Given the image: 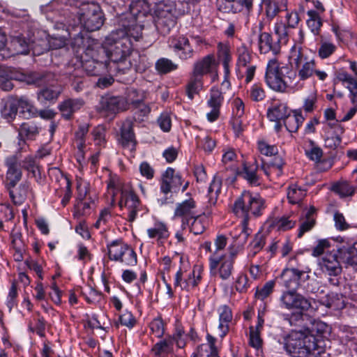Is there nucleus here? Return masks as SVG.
<instances>
[{
	"label": "nucleus",
	"instance_id": "obj_1",
	"mask_svg": "<svg viewBox=\"0 0 357 357\" xmlns=\"http://www.w3.org/2000/svg\"><path fill=\"white\" fill-rule=\"evenodd\" d=\"M131 40L123 30L111 32L105 39L102 47L110 60L113 73H122L132 68V63L128 61L132 52Z\"/></svg>",
	"mask_w": 357,
	"mask_h": 357
},
{
	"label": "nucleus",
	"instance_id": "obj_2",
	"mask_svg": "<svg viewBox=\"0 0 357 357\" xmlns=\"http://www.w3.org/2000/svg\"><path fill=\"white\" fill-rule=\"evenodd\" d=\"M264 208V200L257 193L243 191L234 202L232 206L233 213L243 219L242 226L232 233L233 237L239 240L238 243L244 244L249 236L246 224L252 216H259Z\"/></svg>",
	"mask_w": 357,
	"mask_h": 357
},
{
	"label": "nucleus",
	"instance_id": "obj_3",
	"mask_svg": "<svg viewBox=\"0 0 357 357\" xmlns=\"http://www.w3.org/2000/svg\"><path fill=\"white\" fill-rule=\"evenodd\" d=\"M287 354L293 357H307L315 355L316 340L304 330L292 331L283 337L282 342Z\"/></svg>",
	"mask_w": 357,
	"mask_h": 357
},
{
	"label": "nucleus",
	"instance_id": "obj_4",
	"mask_svg": "<svg viewBox=\"0 0 357 357\" xmlns=\"http://www.w3.org/2000/svg\"><path fill=\"white\" fill-rule=\"evenodd\" d=\"M296 73L282 63H280L275 58L268 61L266 73L265 81L269 88L275 91L284 92L287 87L291 86L293 77Z\"/></svg>",
	"mask_w": 357,
	"mask_h": 357
},
{
	"label": "nucleus",
	"instance_id": "obj_5",
	"mask_svg": "<svg viewBox=\"0 0 357 357\" xmlns=\"http://www.w3.org/2000/svg\"><path fill=\"white\" fill-rule=\"evenodd\" d=\"M108 193L112 197V202H114L116 190H121V199L119 206L121 208H126L128 211L127 220L130 222H134L137 216V213L141 210V204L137 196L129 186L121 187L116 183L114 180H110L108 183Z\"/></svg>",
	"mask_w": 357,
	"mask_h": 357
},
{
	"label": "nucleus",
	"instance_id": "obj_6",
	"mask_svg": "<svg viewBox=\"0 0 357 357\" xmlns=\"http://www.w3.org/2000/svg\"><path fill=\"white\" fill-rule=\"evenodd\" d=\"M275 33L278 36V41L273 43L270 33L264 32L259 37V49L261 54L272 51L277 54L280 51V44H286L287 42V31L282 22H277L274 26Z\"/></svg>",
	"mask_w": 357,
	"mask_h": 357
},
{
	"label": "nucleus",
	"instance_id": "obj_7",
	"mask_svg": "<svg viewBox=\"0 0 357 357\" xmlns=\"http://www.w3.org/2000/svg\"><path fill=\"white\" fill-rule=\"evenodd\" d=\"M79 20L82 26L88 31L99 29L103 24L99 6L93 3H83L80 8Z\"/></svg>",
	"mask_w": 357,
	"mask_h": 357
},
{
	"label": "nucleus",
	"instance_id": "obj_8",
	"mask_svg": "<svg viewBox=\"0 0 357 357\" xmlns=\"http://www.w3.org/2000/svg\"><path fill=\"white\" fill-rule=\"evenodd\" d=\"M175 8L173 4L160 2L156 5L154 13L155 27L162 34L168 33L176 24Z\"/></svg>",
	"mask_w": 357,
	"mask_h": 357
},
{
	"label": "nucleus",
	"instance_id": "obj_9",
	"mask_svg": "<svg viewBox=\"0 0 357 357\" xmlns=\"http://www.w3.org/2000/svg\"><path fill=\"white\" fill-rule=\"evenodd\" d=\"M109 258L126 266L137 264V255L133 249L121 240H116L107 245Z\"/></svg>",
	"mask_w": 357,
	"mask_h": 357
},
{
	"label": "nucleus",
	"instance_id": "obj_10",
	"mask_svg": "<svg viewBox=\"0 0 357 357\" xmlns=\"http://www.w3.org/2000/svg\"><path fill=\"white\" fill-rule=\"evenodd\" d=\"M280 301L281 307L289 310H296L300 312H306L316 310V307L313 306L315 301L306 298L294 290L284 291L280 298Z\"/></svg>",
	"mask_w": 357,
	"mask_h": 357
},
{
	"label": "nucleus",
	"instance_id": "obj_11",
	"mask_svg": "<svg viewBox=\"0 0 357 357\" xmlns=\"http://www.w3.org/2000/svg\"><path fill=\"white\" fill-rule=\"evenodd\" d=\"M290 58L294 62L300 80H306L314 75V60L306 56L300 47L295 45L291 47Z\"/></svg>",
	"mask_w": 357,
	"mask_h": 357
},
{
	"label": "nucleus",
	"instance_id": "obj_12",
	"mask_svg": "<svg viewBox=\"0 0 357 357\" xmlns=\"http://www.w3.org/2000/svg\"><path fill=\"white\" fill-rule=\"evenodd\" d=\"M202 279V268L195 266L191 271H183L180 268L174 278V287H179L182 289L190 291L200 282Z\"/></svg>",
	"mask_w": 357,
	"mask_h": 357
},
{
	"label": "nucleus",
	"instance_id": "obj_13",
	"mask_svg": "<svg viewBox=\"0 0 357 357\" xmlns=\"http://www.w3.org/2000/svg\"><path fill=\"white\" fill-rule=\"evenodd\" d=\"M219 62L215 59L214 54H208L197 60L193 66V75L202 78L203 75L209 74L212 81L218 78V68Z\"/></svg>",
	"mask_w": 357,
	"mask_h": 357
},
{
	"label": "nucleus",
	"instance_id": "obj_14",
	"mask_svg": "<svg viewBox=\"0 0 357 357\" xmlns=\"http://www.w3.org/2000/svg\"><path fill=\"white\" fill-rule=\"evenodd\" d=\"M210 273L222 280H229L234 271V263L217 255L208 258Z\"/></svg>",
	"mask_w": 357,
	"mask_h": 357
},
{
	"label": "nucleus",
	"instance_id": "obj_15",
	"mask_svg": "<svg viewBox=\"0 0 357 357\" xmlns=\"http://www.w3.org/2000/svg\"><path fill=\"white\" fill-rule=\"evenodd\" d=\"M169 49L181 60L192 58L194 50L189 39L184 36H172L168 41Z\"/></svg>",
	"mask_w": 357,
	"mask_h": 357
},
{
	"label": "nucleus",
	"instance_id": "obj_16",
	"mask_svg": "<svg viewBox=\"0 0 357 357\" xmlns=\"http://www.w3.org/2000/svg\"><path fill=\"white\" fill-rule=\"evenodd\" d=\"M197 206L192 198H188L176 204L174 217L181 219V228L185 229L190 223V218L197 214Z\"/></svg>",
	"mask_w": 357,
	"mask_h": 357
},
{
	"label": "nucleus",
	"instance_id": "obj_17",
	"mask_svg": "<svg viewBox=\"0 0 357 357\" xmlns=\"http://www.w3.org/2000/svg\"><path fill=\"white\" fill-rule=\"evenodd\" d=\"M337 251L327 252L318 261V265L323 273L328 275H337L342 271L341 260Z\"/></svg>",
	"mask_w": 357,
	"mask_h": 357
},
{
	"label": "nucleus",
	"instance_id": "obj_18",
	"mask_svg": "<svg viewBox=\"0 0 357 357\" xmlns=\"http://www.w3.org/2000/svg\"><path fill=\"white\" fill-rule=\"evenodd\" d=\"M5 165L7 168L6 174V188H13L22 176V172L20 167V164L18 162L17 158L12 155L6 158Z\"/></svg>",
	"mask_w": 357,
	"mask_h": 357
},
{
	"label": "nucleus",
	"instance_id": "obj_19",
	"mask_svg": "<svg viewBox=\"0 0 357 357\" xmlns=\"http://www.w3.org/2000/svg\"><path fill=\"white\" fill-rule=\"evenodd\" d=\"M181 184V176L178 174H175L174 169L168 167L162 176L160 191L167 195L172 190L179 188Z\"/></svg>",
	"mask_w": 357,
	"mask_h": 357
},
{
	"label": "nucleus",
	"instance_id": "obj_20",
	"mask_svg": "<svg viewBox=\"0 0 357 357\" xmlns=\"http://www.w3.org/2000/svg\"><path fill=\"white\" fill-rule=\"evenodd\" d=\"M66 45L65 36H52L47 40H38V44L33 47V54L40 55L50 49H59Z\"/></svg>",
	"mask_w": 357,
	"mask_h": 357
},
{
	"label": "nucleus",
	"instance_id": "obj_21",
	"mask_svg": "<svg viewBox=\"0 0 357 357\" xmlns=\"http://www.w3.org/2000/svg\"><path fill=\"white\" fill-rule=\"evenodd\" d=\"M252 0H218V9L223 13H236L252 7Z\"/></svg>",
	"mask_w": 357,
	"mask_h": 357
},
{
	"label": "nucleus",
	"instance_id": "obj_22",
	"mask_svg": "<svg viewBox=\"0 0 357 357\" xmlns=\"http://www.w3.org/2000/svg\"><path fill=\"white\" fill-rule=\"evenodd\" d=\"M222 101L223 96L222 93L217 89H211L210 98L207 101L208 106L211 108V112L206 114L209 121H215L218 118Z\"/></svg>",
	"mask_w": 357,
	"mask_h": 357
},
{
	"label": "nucleus",
	"instance_id": "obj_23",
	"mask_svg": "<svg viewBox=\"0 0 357 357\" xmlns=\"http://www.w3.org/2000/svg\"><path fill=\"white\" fill-rule=\"evenodd\" d=\"M284 164L283 159L280 156H277L271 162H263L261 169L270 181H274L282 174Z\"/></svg>",
	"mask_w": 357,
	"mask_h": 357
},
{
	"label": "nucleus",
	"instance_id": "obj_24",
	"mask_svg": "<svg viewBox=\"0 0 357 357\" xmlns=\"http://www.w3.org/2000/svg\"><path fill=\"white\" fill-rule=\"evenodd\" d=\"M149 238L155 240L158 243L168 238L169 231L167 225L161 221H155L153 226L146 230Z\"/></svg>",
	"mask_w": 357,
	"mask_h": 357
},
{
	"label": "nucleus",
	"instance_id": "obj_25",
	"mask_svg": "<svg viewBox=\"0 0 357 357\" xmlns=\"http://www.w3.org/2000/svg\"><path fill=\"white\" fill-rule=\"evenodd\" d=\"M175 337H167L153 345L150 351V357H165L173 352Z\"/></svg>",
	"mask_w": 357,
	"mask_h": 357
},
{
	"label": "nucleus",
	"instance_id": "obj_26",
	"mask_svg": "<svg viewBox=\"0 0 357 357\" xmlns=\"http://www.w3.org/2000/svg\"><path fill=\"white\" fill-rule=\"evenodd\" d=\"M341 261L347 266L357 265V243L351 245H342L337 249Z\"/></svg>",
	"mask_w": 357,
	"mask_h": 357
},
{
	"label": "nucleus",
	"instance_id": "obj_27",
	"mask_svg": "<svg viewBox=\"0 0 357 357\" xmlns=\"http://www.w3.org/2000/svg\"><path fill=\"white\" fill-rule=\"evenodd\" d=\"M328 326L321 321H314L310 327L304 328V331L309 336H312L316 340L317 354L322 351L320 345V337L327 331Z\"/></svg>",
	"mask_w": 357,
	"mask_h": 357
},
{
	"label": "nucleus",
	"instance_id": "obj_28",
	"mask_svg": "<svg viewBox=\"0 0 357 357\" xmlns=\"http://www.w3.org/2000/svg\"><path fill=\"white\" fill-rule=\"evenodd\" d=\"M304 274L303 271L295 268H285L280 275L282 284L287 288H295L299 284L301 277Z\"/></svg>",
	"mask_w": 357,
	"mask_h": 357
},
{
	"label": "nucleus",
	"instance_id": "obj_29",
	"mask_svg": "<svg viewBox=\"0 0 357 357\" xmlns=\"http://www.w3.org/2000/svg\"><path fill=\"white\" fill-rule=\"evenodd\" d=\"M9 77L13 80L24 82L27 84L40 86L42 84L43 77L36 73L24 74L17 70H9Z\"/></svg>",
	"mask_w": 357,
	"mask_h": 357
},
{
	"label": "nucleus",
	"instance_id": "obj_30",
	"mask_svg": "<svg viewBox=\"0 0 357 357\" xmlns=\"http://www.w3.org/2000/svg\"><path fill=\"white\" fill-rule=\"evenodd\" d=\"M83 68L87 74L90 75H99L102 73H104L105 70L110 74H113V70L110 63H103L92 59L86 61L83 65Z\"/></svg>",
	"mask_w": 357,
	"mask_h": 357
},
{
	"label": "nucleus",
	"instance_id": "obj_31",
	"mask_svg": "<svg viewBox=\"0 0 357 357\" xmlns=\"http://www.w3.org/2000/svg\"><path fill=\"white\" fill-rule=\"evenodd\" d=\"M218 335L223 338L229 331V324L231 321L232 314L230 308L226 305L221 306L219 310Z\"/></svg>",
	"mask_w": 357,
	"mask_h": 357
},
{
	"label": "nucleus",
	"instance_id": "obj_32",
	"mask_svg": "<svg viewBox=\"0 0 357 357\" xmlns=\"http://www.w3.org/2000/svg\"><path fill=\"white\" fill-rule=\"evenodd\" d=\"M38 44V40L30 43L25 38L20 36L14 37L10 43L11 48L17 54H28L33 47Z\"/></svg>",
	"mask_w": 357,
	"mask_h": 357
},
{
	"label": "nucleus",
	"instance_id": "obj_33",
	"mask_svg": "<svg viewBox=\"0 0 357 357\" xmlns=\"http://www.w3.org/2000/svg\"><path fill=\"white\" fill-rule=\"evenodd\" d=\"M84 105L82 99H68L59 105V109L62 116L68 119L73 114L79 110Z\"/></svg>",
	"mask_w": 357,
	"mask_h": 357
},
{
	"label": "nucleus",
	"instance_id": "obj_34",
	"mask_svg": "<svg viewBox=\"0 0 357 357\" xmlns=\"http://www.w3.org/2000/svg\"><path fill=\"white\" fill-rule=\"evenodd\" d=\"M119 142L123 146H132L135 144V135L132 132V122L126 121L123 123L121 128V138Z\"/></svg>",
	"mask_w": 357,
	"mask_h": 357
},
{
	"label": "nucleus",
	"instance_id": "obj_35",
	"mask_svg": "<svg viewBox=\"0 0 357 357\" xmlns=\"http://www.w3.org/2000/svg\"><path fill=\"white\" fill-rule=\"evenodd\" d=\"M30 185L28 182L22 183L17 188H8L10 198L15 204H22L27 197Z\"/></svg>",
	"mask_w": 357,
	"mask_h": 357
},
{
	"label": "nucleus",
	"instance_id": "obj_36",
	"mask_svg": "<svg viewBox=\"0 0 357 357\" xmlns=\"http://www.w3.org/2000/svg\"><path fill=\"white\" fill-rule=\"evenodd\" d=\"M289 113L287 105L284 103H275L268 108L267 116L271 121H283Z\"/></svg>",
	"mask_w": 357,
	"mask_h": 357
},
{
	"label": "nucleus",
	"instance_id": "obj_37",
	"mask_svg": "<svg viewBox=\"0 0 357 357\" xmlns=\"http://www.w3.org/2000/svg\"><path fill=\"white\" fill-rule=\"evenodd\" d=\"M102 109L112 114L117 113L125 109V102L119 97H110L102 100Z\"/></svg>",
	"mask_w": 357,
	"mask_h": 357
},
{
	"label": "nucleus",
	"instance_id": "obj_38",
	"mask_svg": "<svg viewBox=\"0 0 357 357\" xmlns=\"http://www.w3.org/2000/svg\"><path fill=\"white\" fill-rule=\"evenodd\" d=\"M315 208L311 207L304 213V217L301 218V224L299 227L298 236L301 238L305 232L310 231L315 225L314 217Z\"/></svg>",
	"mask_w": 357,
	"mask_h": 357
},
{
	"label": "nucleus",
	"instance_id": "obj_39",
	"mask_svg": "<svg viewBox=\"0 0 357 357\" xmlns=\"http://www.w3.org/2000/svg\"><path fill=\"white\" fill-rule=\"evenodd\" d=\"M206 218L198 213L190 218V223L187 225L190 231L195 235L202 234L206 227Z\"/></svg>",
	"mask_w": 357,
	"mask_h": 357
},
{
	"label": "nucleus",
	"instance_id": "obj_40",
	"mask_svg": "<svg viewBox=\"0 0 357 357\" xmlns=\"http://www.w3.org/2000/svg\"><path fill=\"white\" fill-rule=\"evenodd\" d=\"M222 179V176L218 173L214 176L210 183L208 189V196L209 202L212 204H215L217 202L218 197L221 190Z\"/></svg>",
	"mask_w": 357,
	"mask_h": 357
},
{
	"label": "nucleus",
	"instance_id": "obj_41",
	"mask_svg": "<svg viewBox=\"0 0 357 357\" xmlns=\"http://www.w3.org/2000/svg\"><path fill=\"white\" fill-rule=\"evenodd\" d=\"M304 117L298 112H294L293 114H287V117L283 120V123L287 130L290 132H296L299 126L303 123Z\"/></svg>",
	"mask_w": 357,
	"mask_h": 357
},
{
	"label": "nucleus",
	"instance_id": "obj_42",
	"mask_svg": "<svg viewBox=\"0 0 357 357\" xmlns=\"http://www.w3.org/2000/svg\"><path fill=\"white\" fill-rule=\"evenodd\" d=\"M296 223V220L292 215H282L276 218L272 222V226L278 231H287L293 228Z\"/></svg>",
	"mask_w": 357,
	"mask_h": 357
},
{
	"label": "nucleus",
	"instance_id": "obj_43",
	"mask_svg": "<svg viewBox=\"0 0 357 357\" xmlns=\"http://www.w3.org/2000/svg\"><path fill=\"white\" fill-rule=\"evenodd\" d=\"M320 303L328 308L335 310L341 309L344 307V302L339 298L337 294L331 292L326 296V298L320 300Z\"/></svg>",
	"mask_w": 357,
	"mask_h": 357
},
{
	"label": "nucleus",
	"instance_id": "obj_44",
	"mask_svg": "<svg viewBox=\"0 0 357 357\" xmlns=\"http://www.w3.org/2000/svg\"><path fill=\"white\" fill-rule=\"evenodd\" d=\"M307 15L309 17L307 20V26L314 35H318L320 27L322 25L319 13L316 10H310L307 12Z\"/></svg>",
	"mask_w": 357,
	"mask_h": 357
},
{
	"label": "nucleus",
	"instance_id": "obj_45",
	"mask_svg": "<svg viewBox=\"0 0 357 357\" xmlns=\"http://www.w3.org/2000/svg\"><path fill=\"white\" fill-rule=\"evenodd\" d=\"M261 6L268 20H273L280 11L278 3L275 0H261Z\"/></svg>",
	"mask_w": 357,
	"mask_h": 357
},
{
	"label": "nucleus",
	"instance_id": "obj_46",
	"mask_svg": "<svg viewBox=\"0 0 357 357\" xmlns=\"http://www.w3.org/2000/svg\"><path fill=\"white\" fill-rule=\"evenodd\" d=\"M15 101L17 103V109L19 108L20 109V112L23 114L24 118L29 119L34 116L36 109L26 98L22 97Z\"/></svg>",
	"mask_w": 357,
	"mask_h": 357
},
{
	"label": "nucleus",
	"instance_id": "obj_47",
	"mask_svg": "<svg viewBox=\"0 0 357 357\" xmlns=\"http://www.w3.org/2000/svg\"><path fill=\"white\" fill-rule=\"evenodd\" d=\"M62 89L60 86H51L41 90L38 97L40 100H52L56 99L61 93Z\"/></svg>",
	"mask_w": 357,
	"mask_h": 357
},
{
	"label": "nucleus",
	"instance_id": "obj_48",
	"mask_svg": "<svg viewBox=\"0 0 357 357\" xmlns=\"http://www.w3.org/2000/svg\"><path fill=\"white\" fill-rule=\"evenodd\" d=\"M202 88V78L192 73L190 81L187 86V95L190 100H192L195 95Z\"/></svg>",
	"mask_w": 357,
	"mask_h": 357
},
{
	"label": "nucleus",
	"instance_id": "obj_49",
	"mask_svg": "<svg viewBox=\"0 0 357 357\" xmlns=\"http://www.w3.org/2000/svg\"><path fill=\"white\" fill-rule=\"evenodd\" d=\"M38 134V127L31 123H23L19 129V135L22 139H33Z\"/></svg>",
	"mask_w": 357,
	"mask_h": 357
},
{
	"label": "nucleus",
	"instance_id": "obj_50",
	"mask_svg": "<svg viewBox=\"0 0 357 357\" xmlns=\"http://www.w3.org/2000/svg\"><path fill=\"white\" fill-rule=\"evenodd\" d=\"M130 13L137 18V16H145L149 12V6L145 0H138L130 5Z\"/></svg>",
	"mask_w": 357,
	"mask_h": 357
},
{
	"label": "nucleus",
	"instance_id": "obj_51",
	"mask_svg": "<svg viewBox=\"0 0 357 357\" xmlns=\"http://www.w3.org/2000/svg\"><path fill=\"white\" fill-rule=\"evenodd\" d=\"M237 66L240 68L247 67L248 64L250 63L252 56L248 47L242 45L237 49Z\"/></svg>",
	"mask_w": 357,
	"mask_h": 357
},
{
	"label": "nucleus",
	"instance_id": "obj_52",
	"mask_svg": "<svg viewBox=\"0 0 357 357\" xmlns=\"http://www.w3.org/2000/svg\"><path fill=\"white\" fill-rule=\"evenodd\" d=\"M130 57V61L132 63V67H134L137 72L142 73L149 67L146 56L140 55L138 52H131Z\"/></svg>",
	"mask_w": 357,
	"mask_h": 357
},
{
	"label": "nucleus",
	"instance_id": "obj_53",
	"mask_svg": "<svg viewBox=\"0 0 357 357\" xmlns=\"http://www.w3.org/2000/svg\"><path fill=\"white\" fill-rule=\"evenodd\" d=\"M305 196V191L296 185L289 186L287 191V198L290 203L298 204Z\"/></svg>",
	"mask_w": 357,
	"mask_h": 357
},
{
	"label": "nucleus",
	"instance_id": "obj_54",
	"mask_svg": "<svg viewBox=\"0 0 357 357\" xmlns=\"http://www.w3.org/2000/svg\"><path fill=\"white\" fill-rule=\"evenodd\" d=\"M331 247V240L327 238L319 239L317 241L316 245L312 249V255L313 257L324 256L326 252H330L329 250Z\"/></svg>",
	"mask_w": 357,
	"mask_h": 357
},
{
	"label": "nucleus",
	"instance_id": "obj_55",
	"mask_svg": "<svg viewBox=\"0 0 357 357\" xmlns=\"http://www.w3.org/2000/svg\"><path fill=\"white\" fill-rule=\"evenodd\" d=\"M257 167L256 165L247 166L243 168V177L252 185H259V177L257 175Z\"/></svg>",
	"mask_w": 357,
	"mask_h": 357
},
{
	"label": "nucleus",
	"instance_id": "obj_56",
	"mask_svg": "<svg viewBox=\"0 0 357 357\" xmlns=\"http://www.w3.org/2000/svg\"><path fill=\"white\" fill-rule=\"evenodd\" d=\"M155 68L160 73L166 74L176 70L177 65L168 59L161 58L156 61Z\"/></svg>",
	"mask_w": 357,
	"mask_h": 357
},
{
	"label": "nucleus",
	"instance_id": "obj_57",
	"mask_svg": "<svg viewBox=\"0 0 357 357\" xmlns=\"http://www.w3.org/2000/svg\"><path fill=\"white\" fill-rule=\"evenodd\" d=\"M333 190L341 197L351 196L354 192V188L348 182L342 181L333 186Z\"/></svg>",
	"mask_w": 357,
	"mask_h": 357
},
{
	"label": "nucleus",
	"instance_id": "obj_58",
	"mask_svg": "<svg viewBox=\"0 0 357 357\" xmlns=\"http://www.w3.org/2000/svg\"><path fill=\"white\" fill-rule=\"evenodd\" d=\"M93 205H94V202L91 197H89L88 199L77 201L75 215L79 216L89 214Z\"/></svg>",
	"mask_w": 357,
	"mask_h": 357
},
{
	"label": "nucleus",
	"instance_id": "obj_59",
	"mask_svg": "<svg viewBox=\"0 0 357 357\" xmlns=\"http://www.w3.org/2000/svg\"><path fill=\"white\" fill-rule=\"evenodd\" d=\"M218 58L219 61L223 63H230L231 56L230 54L229 47L227 44L219 43L218 44Z\"/></svg>",
	"mask_w": 357,
	"mask_h": 357
},
{
	"label": "nucleus",
	"instance_id": "obj_60",
	"mask_svg": "<svg viewBox=\"0 0 357 357\" xmlns=\"http://www.w3.org/2000/svg\"><path fill=\"white\" fill-rule=\"evenodd\" d=\"M250 98L255 102L263 100L266 97L263 87L257 84H253L248 91Z\"/></svg>",
	"mask_w": 357,
	"mask_h": 357
},
{
	"label": "nucleus",
	"instance_id": "obj_61",
	"mask_svg": "<svg viewBox=\"0 0 357 357\" xmlns=\"http://www.w3.org/2000/svg\"><path fill=\"white\" fill-rule=\"evenodd\" d=\"M327 128H331L333 130L335 136L333 137V139H334L335 144H339L341 142L340 136L344 132V128H342V126L338 123L337 121H334L328 122L326 124L325 129L326 130Z\"/></svg>",
	"mask_w": 357,
	"mask_h": 357
},
{
	"label": "nucleus",
	"instance_id": "obj_62",
	"mask_svg": "<svg viewBox=\"0 0 357 357\" xmlns=\"http://www.w3.org/2000/svg\"><path fill=\"white\" fill-rule=\"evenodd\" d=\"M265 245V238L263 234L258 233L255 235L253 241L250 244L252 255L255 256L259 252Z\"/></svg>",
	"mask_w": 357,
	"mask_h": 357
},
{
	"label": "nucleus",
	"instance_id": "obj_63",
	"mask_svg": "<svg viewBox=\"0 0 357 357\" xmlns=\"http://www.w3.org/2000/svg\"><path fill=\"white\" fill-rule=\"evenodd\" d=\"M17 112V103L15 100L8 101L1 109V114L6 119H13Z\"/></svg>",
	"mask_w": 357,
	"mask_h": 357
},
{
	"label": "nucleus",
	"instance_id": "obj_64",
	"mask_svg": "<svg viewBox=\"0 0 357 357\" xmlns=\"http://www.w3.org/2000/svg\"><path fill=\"white\" fill-rule=\"evenodd\" d=\"M258 149L261 154L266 156L275 155L278 153L277 146L271 145L264 140L259 141Z\"/></svg>",
	"mask_w": 357,
	"mask_h": 357
}]
</instances>
